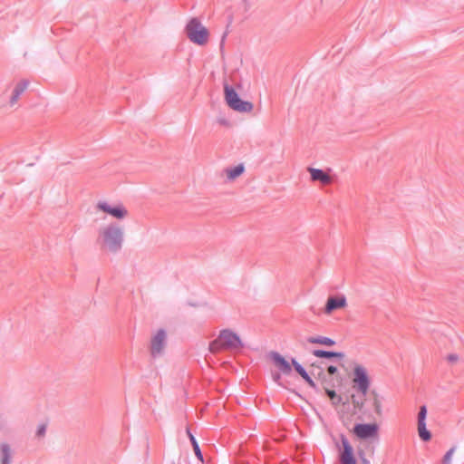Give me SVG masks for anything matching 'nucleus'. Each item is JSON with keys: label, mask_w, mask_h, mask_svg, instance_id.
Returning a JSON list of instances; mask_svg holds the SVG:
<instances>
[{"label": "nucleus", "mask_w": 464, "mask_h": 464, "mask_svg": "<svg viewBox=\"0 0 464 464\" xmlns=\"http://www.w3.org/2000/svg\"><path fill=\"white\" fill-rule=\"evenodd\" d=\"M97 243L102 251L113 254L117 253L122 247V228L115 223L102 226L98 229Z\"/></svg>", "instance_id": "nucleus-1"}, {"label": "nucleus", "mask_w": 464, "mask_h": 464, "mask_svg": "<svg viewBox=\"0 0 464 464\" xmlns=\"http://www.w3.org/2000/svg\"><path fill=\"white\" fill-rule=\"evenodd\" d=\"M268 358L272 362L273 365L285 375H289L292 372V366H294L295 371L311 387H315V383L312 380L310 375L304 369V367L300 363H298L295 359L288 361L286 358H285L277 352H271L268 354Z\"/></svg>", "instance_id": "nucleus-2"}, {"label": "nucleus", "mask_w": 464, "mask_h": 464, "mask_svg": "<svg viewBox=\"0 0 464 464\" xmlns=\"http://www.w3.org/2000/svg\"><path fill=\"white\" fill-rule=\"evenodd\" d=\"M243 347L240 337L234 332L225 329L219 332L218 336L209 343L208 350L218 353L223 350H239Z\"/></svg>", "instance_id": "nucleus-3"}, {"label": "nucleus", "mask_w": 464, "mask_h": 464, "mask_svg": "<svg viewBox=\"0 0 464 464\" xmlns=\"http://www.w3.org/2000/svg\"><path fill=\"white\" fill-rule=\"evenodd\" d=\"M94 208L97 213L107 214L117 220H123L129 216V210L122 203L102 199L95 204Z\"/></svg>", "instance_id": "nucleus-4"}, {"label": "nucleus", "mask_w": 464, "mask_h": 464, "mask_svg": "<svg viewBox=\"0 0 464 464\" xmlns=\"http://www.w3.org/2000/svg\"><path fill=\"white\" fill-rule=\"evenodd\" d=\"M352 384L353 390L362 394V396H366L370 388L371 381L368 371L363 365L360 363L353 364Z\"/></svg>", "instance_id": "nucleus-5"}, {"label": "nucleus", "mask_w": 464, "mask_h": 464, "mask_svg": "<svg viewBox=\"0 0 464 464\" xmlns=\"http://www.w3.org/2000/svg\"><path fill=\"white\" fill-rule=\"evenodd\" d=\"M186 32L188 39L198 45H205L208 42V30L196 18L188 22Z\"/></svg>", "instance_id": "nucleus-6"}, {"label": "nucleus", "mask_w": 464, "mask_h": 464, "mask_svg": "<svg viewBox=\"0 0 464 464\" xmlns=\"http://www.w3.org/2000/svg\"><path fill=\"white\" fill-rule=\"evenodd\" d=\"M225 99L227 105L234 111L239 112H251L254 105L252 102L243 101L239 98L238 94L229 87H225Z\"/></svg>", "instance_id": "nucleus-7"}, {"label": "nucleus", "mask_w": 464, "mask_h": 464, "mask_svg": "<svg viewBox=\"0 0 464 464\" xmlns=\"http://www.w3.org/2000/svg\"><path fill=\"white\" fill-rule=\"evenodd\" d=\"M347 307V299L344 295H334L328 297L324 313L327 315L332 314L336 310L344 309Z\"/></svg>", "instance_id": "nucleus-8"}, {"label": "nucleus", "mask_w": 464, "mask_h": 464, "mask_svg": "<svg viewBox=\"0 0 464 464\" xmlns=\"http://www.w3.org/2000/svg\"><path fill=\"white\" fill-rule=\"evenodd\" d=\"M167 343V334L164 330H159L151 338L150 352L153 356L161 354Z\"/></svg>", "instance_id": "nucleus-9"}, {"label": "nucleus", "mask_w": 464, "mask_h": 464, "mask_svg": "<svg viewBox=\"0 0 464 464\" xmlns=\"http://www.w3.org/2000/svg\"><path fill=\"white\" fill-rule=\"evenodd\" d=\"M353 433L362 440L374 438L378 434V425L375 423L357 424L353 428Z\"/></svg>", "instance_id": "nucleus-10"}, {"label": "nucleus", "mask_w": 464, "mask_h": 464, "mask_svg": "<svg viewBox=\"0 0 464 464\" xmlns=\"http://www.w3.org/2000/svg\"><path fill=\"white\" fill-rule=\"evenodd\" d=\"M307 171L310 174L311 180L314 182L319 181L322 185H329L332 183V177L323 169L309 167L307 168Z\"/></svg>", "instance_id": "nucleus-11"}, {"label": "nucleus", "mask_w": 464, "mask_h": 464, "mask_svg": "<svg viewBox=\"0 0 464 464\" xmlns=\"http://www.w3.org/2000/svg\"><path fill=\"white\" fill-rule=\"evenodd\" d=\"M313 354L317 358L334 359V362H338V365H342V362L345 360V354L341 352H332L324 350H314Z\"/></svg>", "instance_id": "nucleus-12"}, {"label": "nucleus", "mask_w": 464, "mask_h": 464, "mask_svg": "<svg viewBox=\"0 0 464 464\" xmlns=\"http://www.w3.org/2000/svg\"><path fill=\"white\" fill-rule=\"evenodd\" d=\"M343 450L341 454V462L343 464H356L353 456V449L346 439H342Z\"/></svg>", "instance_id": "nucleus-13"}, {"label": "nucleus", "mask_w": 464, "mask_h": 464, "mask_svg": "<svg viewBox=\"0 0 464 464\" xmlns=\"http://www.w3.org/2000/svg\"><path fill=\"white\" fill-rule=\"evenodd\" d=\"M29 85V82H26V81H20L18 82L13 91H12V93H11V96H10V100L8 102L9 105L11 107L14 106L17 102V101L19 100L20 96L25 92V90L27 89Z\"/></svg>", "instance_id": "nucleus-14"}, {"label": "nucleus", "mask_w": 464, "mask_h": 464, "mask_svg": "<svg viewBox=\"0 0 464 464\" xmlns=\"http://www.w3.org/2000/svg\"><path fill=\"white\" fill-rule=\"evenodd\" d=\"M344 367V361L342 362V365H338V362H333V363L326 366V374L331 377V381L335 380L339 384L342 383L343 378L340 373L341 368Z\"/></svg>", "instance_id": "nucleus-15"}, {"label": "nucleus", "mask_w": 464, "mask_h": 464, "mask_svg": "<svg viewBox=\"0 0 464 464\" xmlns=\"http://www.w3.org/2000/svg\"><path fill=\"white\" fill-rule=\"evenodd\" d=\"M245 171V167L243 164L237 165L232 168H228L225 170V174L228 180H235L237 178L241 176Z\"/></svg>", "instance_id": "nucleus-16"}, {"label": "nucleus", "mask_w": 464, "mask_h": 464, "mask_svg": "<svg viewBox=\"0 0 464 464\" xmlns=\"http://www.w3.org/2000/svg\"><path fill=\"white\" fill-rule=\"evenodd\" d=\"M308 343L313 344H320L327 347L335 345V341L326 336H316L308 338Z\"/></svg>", "instance_id": "nucleus-17"}, {"label": "nucleus", "mask_w": 464, "mask_h": 464, "mask_svg": "<svg viewBox=\"0 0 464 464\" xmlns=\"http://www.w3.org/2000/svg\"><path fill=\"white\" fill-rule=\"evenodd\" d=\"M10 446L4 442L0 444V456L3 464H9L10 462Z\"/></svg>", "instance_id": "nucleus-18"}, {"label": "nucleus", "mask_w": 464, "mask_h": 464, "mask_svg": "<svg viewBox=\"0 0 464 464\" xmlns=\"http://www.w3.org/2000/svg\"><path fill=\"white\" fill-rule=\"evenodd\" d=\"M418 434L423 441H429L431 439V434L426 427V422L418 423Z\"/></svg>", "instance_id": "nucleus-19"}, {"label": "nucleus", "mask_w": 464, "mask_h": 464, "mask_svg": "<svg viewBox=\"0 0 464 464\" xmlns=\"http://www.w3.org/2000/svg\"><path fill=\"white\" fill-rule=\"evenodd\" d=\"M351 401L354 408L356 409H362L364 405L365 401V396H362V394L360 393V395L356 396L355 394L351 395Z\"/></svg>", "instance_id": "nucleus-20"}, {"label": "nucleus", "mask_w": 464, "mask_h": 464, "mask_svg": "<svg viewBox=\"0 0 464 464\" xmlns=\"http://www.w3.org/2000/svg\"><path fill=\"white\" fill-rule=\"evenodd\" d=\"M325 392L328 395V397L331 399L333 405H338L342 402V397L337 395L334 390L325 388Z\"/></svg>", "instance_id": "nucleus-21"}, {"label": "nucleus", "mask_w": 464, "mask_h": 464, "mask_svg": "<svg viewBox=\"0 0 464 464\" xmlns=\"http://www.w3.org/2000/svg\"><path fill=\"white\" fill-rule=\"evenodd\" d=\"M445 361L448 364L453 366L459 362L460 357L458 353H451L446 355Z\"/></svg>", "instance_id": "nucleus-22"}, {"label": "nucleus", "mask_w": 464, "mask_h": 464, "mask_svg": "<svg viewBox=\"0 0 464 464\" xmlns=\"http://www.w3.org/2000/svg\"><path fill=\"white\" fill-rule=\"evenodd\" d=\"M427 416V408L426 406H421L418 414V423L426 422Z\"/></svg>", "instance_id": "nucleus-23"}, {"label": "nucleus", "mask_w": 464, "mask_h": 464, "mask_svg": "<svg viewBox=\"0 0 464 464\" xmlns=\"http://www.w3.org/2000/svg\"><path fill=\"white\" fill-rule=\"evenodd\" d=\"M454 451H455V449L452 448L450 449L444 456L443 458V464H450L451 463V459H452V456L454 454Z\"/></svg>", "instance_id": "nucleus-24"}, {"label": "nucleus", "mask_w": 464, "mask_h": 464, "mask_svg": "<svg viewBox=\"0 0 464 464\" xmlns=\"http://www.w3.org/2000/svg\"><path fill=\"white\" fill-rule=\"evenodd\" d=\"M373 406H374L375 413L377 415L381 416L382 413L381 401L379 400L375 399L374 401H373Z\"/></svg>", "instance_id": "nucleus-25"}, {"label": "nucleus", "mask_w": 464, "mask_h": 464, "mask_svg": "<svg viewBox=\"0 0 464 464\" xmlns=\"http://www.w3.org/2000/svg\"><path fill=\"white\" fill-rule=\"evenodd\" d=\"M45 431H46V425L41 424L37 429L36 435L38 437H44L45 434Z\"/></svg>", "instance_id": "nucleus-26"}, {"label": "nucleus", "mask_w": 464, "mask_h": 464, "mask_svg": "<svg viewBox=\"0 0 464 464\" xmlns=\"http://www.w3.org/2000/svg\"><path fill=\"white\" fill-rule=\"evenodd\" d=\"M193 450H194V452H195L196 456L198 457V459L199 460L203 461V457H202V454H201V451H200V449H199V446L198 443H194Z\"/></svg>", "instance_id": "nucleus-27"}, {"label": "nucleus", "mask_w": 464, "mask_h": 464, "mask_svg": "<svg viewBox=\"0 0 464 464\" xmlns=\"http://www.w3.org/2000/svg\"><path fill=\"white\" fill-rule=\"evenodd\" d=\"M188 435H189V439H190L191 443H192L193 446H194V443H198L192 434L189 433Z\"/></svg>", "instance_id": "nucleus-28"}, {"label": "nucleus", "mask_w": 464, "mask_h": 464, "mask_svg": "<svg viewBox=\"0 0 464 464\" xmlns=\"http://www.w3.org/2000/svg\"><path fill=\"white\" fill-rule=\"evenodd\" d=\"M274 379H275V381H278L280 379V375L279 374H276L274 376Z\"/></svg>", "instance_id": "nucleus-29"}, {"label": "nucleus", "mask_w": 464, "mask_h": 464, "mask_svg": "<svg viewBox=\"0 0 464 464\" xmlns=\"http://www.w3.org/2000/svg\"><path fill=\"white\" fill-rule=\"evenodd\" d=\"M322 381H323L324 383H325L326 382V376H323L322 377Z\"/></svg>", "instance_id": "nucleus-30"}, {"label": "nucleus", "mask_w": 464, "mask_h": 464, "mask_svg": "<svg viewBox=\"0 0 464 464\" xmlns=\"http://www.w3.org/2000/svg\"><path fill=\"white\" fill-rule=\"evenodd\" d=\"M311 368L314 369V368H318L314 363L311 364Z\"/></svg>", "instance_id": "nucleus-31"}]
</instances>
